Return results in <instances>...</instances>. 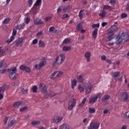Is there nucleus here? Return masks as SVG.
<instances>
[{
	"instance_id": "39",
	"label": "nucleus",
	"mask_w": 129,
	"mask_h": 129,
	"mask_svg": "<svg viewBox=\"0 0 129 129\" xmlns=\"http://www.w3.org/2000/svg\"><path fill=\"white\" fill-rule=\"evenodd\" d=\"M77 80H78L79 82L81 83V82H83V76L82 75H80L77 77Z\"/></svg>"
},
{
	"instance_id": "36",
	"label": "nucleus",
	"mask_w": 129,
	"mask_h": 129,
	"mask_svg": "<svg viewBox=\"0 0 129 129\" xmlns=\"http://www.w3.org/2000/svg\"><path fill=\"white\" fill-rule=\"evenodd\" d=\"M11 18H7L3 22V24H4L5 25H7V24H9L10 22H11Z\"/></svg>"
},
{
	"instance_id": "31",
	"label": "nucleus",
	"mask_w": 129,
	"mask_h": 129,
	"mask_svg": "<svg viewBox=\"0 0 129 129\" xmlns=\"http://www.w3.org/2000/svg\"><path fill=\"white\" fill-rule=\"evenodd\" d=\"M39 46L40 48H45V47H46L45 42L41 40H39Z\"/></svg>"
},
{
	"instance_id": "18",
	"label": "nucleus",
	"mask_w": 129,
	"mask_h": 129,
	"mask_svg": "<svg viewBox=\"0 0 129 129\" xmlns=\"http://www.w3.org/2000/svg\"><path fill=\"white\" fill-rule=\"evenodd\" d=\"M91 56V52H86L85 53V57L87 59V62H90V57Z\"/></svg>"
},
{
	"instance_id": "28",
	"label": "nucleus",
	"mask_w": 129,
	"mask_h": 129,
	"mask_svg": "<svg viewBox=\"0 0 129 129\" xmlns=\"http://www.w3.org/2000/svg\"><path fill=\"white\" fill-rule=\"evenodd\" d=\"M110 99V95L107 94L103 96L102 98V101H106Z\"/></svg>"
},
{
	"instance_id": "25",
	"label": "nucleus",
	"mask_w": 129,
	"mask_h": 129,
	"mask_svg": "<svg viewBox=\"0 0 129 129\" xmlns=\"http://www.w3.org/2000/svg\"><path fill=\"white\" fill-rule=\"evenodd\" d=\"M25 26H26V24L25 23H22L20 25H18L16 27V29H17V30H21V29L23 30V29L25 28Z\"/></svg>"
},
{
	"instance_id": "3",
	"label": "nucleus",
	"mask_w": 129,
	"mask_h": 129,
	"mask_svg": "<svg viewBox=\"0 0 129 129\" xmlns=\"http://www.w3.org/2000/svg\"><path fill=\"white\" fill-rule=\"evenodd\" d=\"M76 104V100L75 99H71L69 101V105H68V109L69 110H72L73 109V107L75 106Z\"/></svg>"
},
{
	"instance_id": "56",
	"label": "nucleus",
	"mask_w": 129,
	"mask_h": 129,
	"mask_svg": "<svg viewBox=\"0 0 129 129\" xmlns=\"http://www.w3.org/2000/svg\"><path fill=\"white\" fill-rule=\"evenodd\" d=\"M55 95H56V94H55L54 92H50L49 94V96L50 97H53L54 96H55Z\"/></svg>"
},
{
	"instance_id": "64",
	"label": "nucleus",
	"mask_w": 129,
	"mask_h": 129,
	"mask_svg": "<svg viewBox=\"0 0 129 129\" xmlns=\"http://www.w3.org/2000/svg\"><path fill=\"white\" fill-rule=\"evenodd\" d=\"M126 11H129V4H127L126 7Z\"/></svg>"
},
{
	"instance_id": "60",
	"label": "nucleus",
	"mask_w": 129,
	"mask_h": 129,
	"mask_svg": "<svg viewBox=\"0 0 129 129\" xmlns=\"http://www.w3.org/2000/svg\"><path fill=\"white\" fill-rule=\"evenodd\" d=\"M38 43V40L37 39H33L32 41L33 45H36Z\"/></svg>"
},
{
	"instance_id": "32",
	"label": "nucleus",
	"mask_w": 129,
	"mask_h": 129,
	"mask_svg": "<svg viewBox=\"0 0 129 129\" xmlns=\"http://www.w3.org/2000/svg\"><path fill=\"white\" fill-rule=\"evenodd\" d=\"M99 17L101 18V19H103V18H105L106 16V12L104 11V10H102L101 13L99 14Z\"/></svg>"
},
{
	"instance_id": "41",
	"label": "nucleus",
	"mask_w": 129,
	"mask_h": 129,
	"mask_svg": "<svg viewBox=\"0 0 129 129\" xmlns=\"http://www.w3.org/2000/svg\"><path fill=\"white\" fill-rule=\"evenodd\" d=\"M78 89L80 92H83V91H84L85 90L84 87H83V86H82V85H79Z\"/></svg>"
},
{
	"instance_id": "8",
	"label": "nucleus",
	"mask_w": 129,
	"mask_h": 129,
	"mask_svg": "<svg viewBox=\"0 0 129 129\" xmlns=\"http://www.w3.org/2000/svg\"><path fill=\"white\" fill-rule=\"evenodd\" d=\"M20 69L22 71H25V72H27V73H30V72H31V69L24 65H21L20 67Z\"/></svg>"
},
{
	"instance_id": "46",
	"label": "nucleus",
	"mask_w": 129,
	"mask_h": 129,
	"mask_svg": "<svg viewBox=\"0 0 129 129\" xmlns=\"http://www.w3.org/2000/svg\"><path fill=\"white\" fill-rule=\"evenodd\" d=\"M21 92L23 93V94H27L28 90V89H25L23 88L21 90Z\"/></svg>"
},
{
	"instance_id": "23",
	"label": "nucleus",
	"mask_w": 129,
	"mask_h": 129,
	"mask_svg": "<svg viewBox=\"0 0 129 129\" xmlns=\"http://www.w3.org/2000/svg\"><path fill=\"white\" fill-rule=\"evenodd\" d=\"M15 123H16V120H15V119L12 120L10 121V122H9L8 123L7 128H11V127L12 126H13V125H14V124H15Z\"/></svg>"
},
{
	"instance_id": "45",
	"label": "nucleus",
	"mask_w": 129,
	"mask_h": 129,
	"mask_svg": "<svg viewBox=\"0 0 129 129\" xmlns=\"http://www.w3.org/2000/svg\"><path fill=\"white\" fill-rule=\"evenodd\" d=\"M37 90H38V88L37 87V86H33L32 87L33 92H34V93H36V92H37Z\"/></svg>"
},
{
	"instance_id": "49",
	"label": "nucleus",
	"mask_w": 129,
	"mask_h": 129,
	"mask_svg": "<svg viewBox=\"0 0 129 129\" xmlns=\"http://www.w3.org/2000/svg\"><path fill=\"white\" fill-rule=\"evenodd\" d=\"M28 109V107L27 106H24L20 109V111L21 112H23V111H25V110Z\"/></svg>"
},
{
	"instance_id": "17",
	"label": "nucleus",
	"mask_w": 129,
	"mask_h": 129,
	"mask_svg": "<svg viewBox=\"0 0 129 129\" xmlns=\"http://www.w3.org/2000/svg\"><path fill=\"white\" fill-rule=\"evenodd\" d=\"M34 25H43L44 24V22L42 21L41 19H37L34 20L33 21Z\"/></svg>"
},
{
	"instance_id": "58",
	"label": "nucleus",
	"mask_w": 129,
	"mask_h": 129,
	"mask_svg": "<svg viewBox=\"0 0 129 129\" xmlns=\"http://www.w3.org/2000/svg\"><path fill=\"white\" fill-rule=\"evenodd\" d=\"M101 60H102V61H104L106 60V56H105V55H102L101 56Z\"/></svg>"
},
{
	"instance_id": "33",
	"label": "nucleus",
	"mask_w": 129,
	"mask_h": 129,
	"mask_svg": "<svg viewBox=\"0 0 129 129\" xmlns=\"http://www.w3.org/2000/svg\"><path fill=\"white\" fill-rule=\"evenodd\" d=\"M77 85V81L76 79H74L72 81V89H74V87Z\"/></svg>"
},
{
	"instance_id": "19",
	"label": "nucleus",
	"mask_w": 129,
	"mask_h": 129,
	"mask_svg": "<svg viewBox=\"0 0 129 129\" xmlns=\"http://www.w3.org/2000/svg\"><path fill=\"white\" fill-rule=\"evenodd\" d=\"M105 10H107V11H109V12H110L111 10H114V8L108 5H104L103 7V11H104Z\"/></svg>"
},
{
	"instance_id": "9",
	"label": "nucleus",
	"mask_w": 129,
	"mask_h": 129,
	"mask_svg": "<svg viewBox=\"0 0 129 129\" xmlns=\"http://www.w3.org/2000/svg\"><path fill=\"white\" fill-rule=\"evenodd\" d=\"M9 78L11 80H16L18 78V74L16 72H10L9 74Z\"/></svg>"
},
{
	"instance_id": "43",
	"label": "nucleus",
	"mask_w": 129,
	"mask_h": 129,
	"mask_svg": "<svg viewBox=\"0 0 129 129\" xmlns=\"http://www.w3.org/2000/svg\"><path fill=\"white\" fill-rule=\"evenodd\" d=\"M89 111L90 113H95V109L93 108L90 107L89 108Z\"/></svg>"
},
{
	"instance_id": "40",
	"label": "nucleus",
	"mask_w": 129,
	"mask_h": 129,
	"mask_svg": "<svg viewBox=\"0 0 129 129\" xmlns=\"http://www.w3.org/2000/svg\"><path fill=\"white\" fill-rule=\"evenodd\" d=\"M42 4V0H36V3L34 4L35 7L39 6Z\"/></svg>"
},
{
	"instance_id": "51",
	"label": "nucleus",
	"mask_w": 129,
	"mask_h": 129,
	"mask_svg": "<svg viewBox=\"0 0 129 129\" xmlns=\"http://www.w3.org/2000/svg\"><path fill=\"white\" fill-rule=\"evenodd\" d=\"M8 120H9V117H8L7 116H5L4 119V124H7V123H8Z\"/></svg>"
},
{
	"instance_id": "2",
	"label": "nucleus",
	"mask_w": 129,
	"mask_h": 129,
	"mask_svg": "<svg viewBox=\"0 0 129 129\" xmlns=\"http://www.w3.org/2000/svg\"><path fill=\"white\" fill-rule=\"evenodd\" d=\"M47 60H46V58H45V57H42L40 60V63L38 64L35 65V69H38L39 70L41 68H43V66H45Z\"/></svg>"
},
{
	"instance_id": "30",
	"label": "nucleus",
	"mask_w": 129,
	"mask_h": 129,
	"mask_svg": "<svg viewBox=\"0 0 129 129\" xmlns=\"http://www.w3.org/2000/svg\"><path fill=\"white\" fill-rule=\"evenodd\" d=\"M86 100H87V98L86 97L84 98L83 99L82 103L79 104L78 106H79L80 107H82V106H83L84 104H85V103L86 102Z\"/></svg>"
},
{
	"instance_id": "59",
	"label": "nucleus",
	"mask_w": 129,
	"mask_h": 129,
	"mask_svg": "<svg viewBox=\"0 0 129 129\" xmlns=\"http://www.w3.org/2000/svg\"><path fill=\"white\" fill-rule=\"evenodd\" d=\"M16 35H17V30H16L15 29H13L12 36L14 37V36H16Z\"/></svg>"
},
{
	"instance_id": "27",
	"label": "nucleus",
	"mask_w": 129,
	"mask_h": 129,
	"mask_svg": "<svg viewBox=\"0 0 129 129\" xmlns=\"http://www.w3.org/2000/svg\"><path fill=\"white\" fill-rule=\"evenodd\" d=\"M22 103L23 102L22 101L16 102L13 104V107H15V108H19V106H20Z\"/></svg>"
},
{
	"instance_id": "44",
	"label": "nucleus",
	"mask_w": 129,
	"mask_h": 129,
	"mask_svg": "<svg viewBox=\"0 0 129 129\" xmlns=\"http://www.w3.org/2000/svg\"><path fill=\"white\" fill-rule=\"evenodd\" d=\"M52 18H53V16H47L44 21H45V22H48V21H50V20H51Z\"/></svg>"
},
{
	"instance_id": "47",
	"label": "nucleus",
	"mask_w": 129,
	"mask_h": 129,
	"mask_svg": "<svg viewBox=\"0 0 129 129\" xmlns=\"http://www.w3.org/2000/svg\"><path fill=\"white\" fill-rule=\"evenodd\" d=\"M99 23H98L97 24H93L92 25V28L93 29H94L95 28H99Z\"/></svg>"
},
{
	"instance_id": "57",
	"label": "nucleus",
	"mask_w": 129,
	"mask_h": 129,
	"mask_svg": "<svg viewBox=\"0 0 129 129\" xmlns=\"http://www.w3.org/2000/svg\"><path fill=\"white\" fill-rule=\"evenodd\" d=\"M109 4H111L112 6H113V5H115L116 1L115 0H110L109 2Z\"/></svg>"
},
{
	"instance_id": "35",
	"label": "nucleus",
	"mask_w": 129,
	"mask_h": 129,
	"mask_svg": "<svg viewBox=\"0 0 129 129\" xmlns=\"http://www.w3.org/2000/svg\"><path fill=\"white\" fill-rule=\"evenodd\" d=\"M71 50V46H64L62 47V51H70Z\"/></svg>"
},
{
	"instance_id": "53",
	"label": "nucleus",
	"mask_w": 129,
	"mask_h": 129,
	"mask_svg": "<svg viewBox=\"0 0 129 129\" xmlns=\"http://www.w3.org/2000/svg\"><path fill=\"white\" fill-rule=\"evenodd\" d=\"M28 4L29 8H31L32 7V5H33V1L29 0L28 1Z\"/></svg>"
},
{
	"instance_id": "54",
	"label": "nucleus",
	"mask_w": 129,
	"mask_h": 129,
	"mask_svg": "<svg viewBox=\"0 0 129 129\" xmlns=\"http://www.w3.org/2000/svg\"><path fill=\"white\" fill-rule=\"evenodd\" d=\"M31 21V19H30V18H29V17L26 18H25V23L26 24V25H28V24H29V23H30Z\"/></svg>"
},
{
	"instance_id": "20",
	"label": "nucleus",
	"mask_w": 129,
	"mask_h": 129,
	"mask_svg": "<svg viewBox=\"0 0 129 129\" xmlns=\"http://www.w3.org/2000/svg\"><path fill=\"white\" fill-rule=\"evenodd\" d=\"M98 32V28H96L93 31L92 37L94 39H96L97 38V33Z\"/></svg>"
},
{
	"instance_id": "13",
	"label": "nucleus",
	"mask_w": 129,
	"mask_h": 129,
	"mask_svg": "<svg viewBox=\"0 0 129 129\" xmlns=\"http://www.w3.org/2000/svg\"><path fill=\"white\" fill-rule=\"evenodd\" d=\"M56 75L55 78H58L59 77H61L62 75H63V72H58V71H55L52 74V77H54Z\"/></svg>"
},
{
	"instance_id": "34",
	"label": "nucleus",
	"mask_w": 129,
	"mask_h": 129,
	"mask_svg": "<svg viewBox=\"0 0 129 129\" xmlns=\"http://www.w3.org/2000/svg\"><path fill=\"white\" fill-rule=\"evenodd\" d=\"M83 24V23H80L77 24V26L76 27L77 31H80V30H82Z\"/></svg>"
},
{
	"instance_id": "29",
	"label": "nucleus",
	"mask_w": 129,
	"mask_h": 129,
	"mask_svg": "<svg viewBox=\"0 0 129 129\" xmlns=\"http://www.w3.org/2000/svg\"><path fill=\"white\" fill-rule=\"evenodd\" d=\"M41 123V121L40 120H34L31 122L32 125H40Z\"/></svg>"
},
{
	"instance_id": "42",
	"label": "nucleus",
	"mask_w": 129,
	"mask_h": 129,
	"mask_svg": "<svg viewBox=\"0 0 129 129\" xmlns=\"http://www.w3.org/2000/svg\"><path fill=\"white\" fill-rule=\"evenodd\" d=\"M14 40H15V37L13 36H12L11 38L7 41V43H11L13 42Z\"/></svg>"
},
{
	"instance_id": "4",
	"label": "nucleus",
	"mask_w": 129,
	"mask_h": 129,
	"mask_svg": "<svg viewBox=\"0 0 129 129\" xmlns=\"http://www.w3.org/2000/svg\"><path fill=\"white\" fill-rule=\"evenodd\" d=\"M100 124L98 122H91L89 126V129H98Z\"/></svg>"
},
{
	"instance_id": "24",
	"label": "nucleus",
	"mask_w": 129,
	"mask_h": 129,
	"mask_svg": "<svg viewBox=\"0 0 129 129\" xmlns=\"http://www.w3.org/2000/svg\"><path fill=\"white\" fill-rule=\"evenodd\" d=\"M119 74H120V72H115L112 73L113 77L114 80H115V81H117L116 78H117V77H118V76L119 75Z\"/></svg>"
},
{
	"instance_id": "61",
	"label": "nucleus",
	"mask_w": 129,
	"mask_h": 129,
	"mask_svg": "<svg viewBox=\"0 0 129 129\" xmlns=\"http://www.w3.org/2000/svg\"><path fill=\"white\" fill-rule=\"evenodd\" d=\"M10 70L12 71L11 72H16L17 68H16V67H14L13 68H11Z\"/></svg>"
},
{
	"instance_id": "62",
	"label": "nucleus",
	"mask_w": 129,
	"mask_h": 129,
	"mask_svg": "<svg viewBox=\"0 0 129 129\" xmlns=\"http://www.w3.org/2000/svg\"><path fill=\"white\" fill-rule=\"evenodd\" d=\"M55 30V27L54 26H51L49 28V32H53Z\"/></svg>"
},
{
	"instance_id": "48",
	"label": "nucleus",
	"mask_w": 129,
	"mask_h": 129,
	"mask_svg": "<svg viewBox=\"0 0 129 129\" xmlns=\"http://www.w3.org/2000/svg\"><path fill=\"white\" fill-rule=\"evenodd\" d=\"M6 53V51L5 49H2V47H0V56H2V55H4Z\"/></svg>"
},
{
	"instance_id": "15",
	"label": "nucleus",
	"mask_w": 129,
	"mask_h": 129,
	"mask_svg": "<svg viewBox=\"0 0 129 129\" xmlns=\"http://www.w3.org/2000/svg\"><path fill=\"white\" fill-rule=\"evenodd\" d=\"M122 36V40H124L125 41H128L129 40V36L128 34L126 32H122L121 34Z\"/></svg>"
},
{
	"instance_id": "52",
	"label": "nucleus",
	"mask_w": 129,
	"mask_h": 129,
	"mask_svg": "<svg viewBox=\"0 0 129 129\" xmlns=\"http://www.w3.org/2000/svg\"><path fill=\"white\" fill-rule=\"evenodd\" d=\"M69 10H70V6H68L67 7H64L62 9V11L63 12H67V11H69Z\"/></svg>"
},
{
	"instance_id": "26",
	"label": "nucleus",
	"mask_w": 129,
	"mask_h": 129,
	"mask_svg": "<svg viewBox=\"0 0 129 129\" xmlns=\"http://www.w3.org/2000/svg\"><path fill=\"white\" fill-rule=\"evenodd\" d=\"M70 43H71V39L69 38H66L63 40L62 44L64 45V44H70Z\"/></svg>"
},
{
	"instance_id": "50",
	"label": "nucleus",
	"mask_w": 129,
	"mask_h": 129,
	"mask_svg": "<svg viewBox=\"0 0 129 129\" xmlns=\"http://www.w3.org/2000/svg\"><path fill=\"white\" fill-rule=\"evenodd\" d=\"M127 17V14L125 13H122L120 16L121 19H125Z\"/></svg>"
},
{
	"instance_id": "7",
	"label": "nucleus",
	"mask_w": 129,
	"mask_h": 129,
	"mask_svg": "<svg viewBox=\"0 0 129 129\" xmlns=\"http://www.w3.org/2000/svg\"><path fill=\"white\" fill-rule=\"evenodd\" d=\"M120 96L123 101H126L128 99L129 95L126 92H121L120 93Z\"/></svg>"
},
{
	"instance_id": "63",
	"label": "nucleus",
	"mask_w": 129,
	"mask_h": 129,
	"mask_svg": "<svg viewBox=\"0 0 129 129\" xmlns=\"http://www.w3.org/2000/svg\"><path fill=\"white\" fill-rule=\"evenodd\" d=\"M101 25L102 27H104L105 26H107V22H102Z\"/></svg>"
},
{
	"instance_id": "16",
	"label": "nucleus",
	"mask_w": 129,
	"mask_h": 129,
	"mask_svg": "<svg viewBox=\"0 0 129 129\" xmlns=\"http://www.w3.org/2000/svg\"><path fill=\"white\" fill-rule=\"evenodd\" d=\"M9 88V86L7 84H4L1 87H0V92H5L7 89Z\"/></svg>"
},
{
	"instance_id": "55",
	"label": "nucleus",
	"mask_w": 129,
	"mask_h": 129,
	"mask_svg": "<svg viewBox=\"0 0 129 129\" xmlns=\"http://www.w3.org/2000/svg\"><path fill=\"white\" fill-rule=\"evenodd\" d=\"M67 18H69V16L68 15V14H63L61 17L62 20L67 19Z\"/></svg>"
},
{
	"instance_id": "38",
	"label": "nucleus",
	"mask_w": 129,
	"mask_h": 129,
	"mask_svg": "<svg viewBox=\"0 0 129 129\" xmlns=\"http://www.w3.org/2000/svg\"><path fill=\"white\" fill-rule=\"evenodd\" d=\"M83 12H84V10H81L79 13V17L80 20H82L83 19V14L82 13Z\"/></svg>"
},
{
	"instance_id": "37",
	"label": "nucleus",
	"mask_w": 129,
	"mask_h": 129,
	"mask_svg": "<svg viewBox=\"0 0 129 129\" xmlns=\"http://www.w3.org/2000/svg\"><path fill=\"white\" fill-rule=\"evenodd\" d=\"M109 35L107 36L108 41H111L113 39V33H109Z\"/></svg>"
},
{
	"instance_id": "21",
	"label": "nucleus",
	"mask_w": 129,
	"mask_h": 129,
	"mask_svg": "<svg viewBox=\"0 0 129 129\" xmlns=\"http://www.w3.org/2000/svg\"><path fill=\"white\" fill-rule=\"evenodd\" d=\"M30 13H32L34 16L37 15V13H38V8L36 7H33L30 11Z\"/></svg>"
},
{
	"instance_id": "1",
	"label": "nucleus",
	"mask_w": 129,
	"mask_h": 129,
	"mask_svg": "<svg viewBox=\"0 0 129 129\" xmlns=\"http://www.w3.org/2000/svg\"><path fill=\"white\" fill-rule=\"evenodd\" d=\"M65 61V54L61 53L57 55L54 62L52 63V66L55 67L56 65H61Z\"/></svg>"
},
{
	"instance_id": "22",
	"label": "nucleus",
	"mask_w": 129,
	"mask_h": 129,
	"mask_svg": "<svg viewBox=\"0 0 129 129\" xmlns=\"http://www.w3.org/2000/svg\"><path fill=\"white\" fill-rule=\"evenodd\" d=\"M116 30H117V26L116 25H113L110 27L108 32L109 33H113V32H114V31H115Z\"/></svg>"
},
{
	"instance_id": "10",
	"label": "nucleus",
	"mask_w": 129,
	"mask_h": 129,
	"mask_svg": "<svg viewBox=\"0 0 129 129\" xmlns=\"http://www.w3.org/2000/svg\"><path fill=\"white\" fill-rule=\"evenodd\" d=\"M63 119V117L61 116H55L52 119V122L53 123H59Z\"/></svg>"
},
{
	"instance_id": "6",
	"label": "nucleus",
	"mask_w": 129,
	"mask_h": 129,
	"mask_svg": "<svg viewBox=\"0 0 129 129\" xmlns=\"http://www.w3.org/2000/svg\"><path fill=\"white\" fill-rule=\"evenodd\" d=\"M39 89L42 93L43 94H46L47 93V86L46 85H44V84L41 83L39 84Z\"/></svg>"
},
{
	"instance_id": "12",
	"label": "nucleus",
	"mask_w": 129,
	"mask_h": 129,
	"mask_svg": "<svg viewBox=\"0 0 129 129\" xmlns=\"http://www.w3.org/2000/svg\"><path fill=\"white\" fill-rule=\"evenodd\" d=\"M116 44L117 45H119L122 43V37L121 36V34H118L116 37Z\"/></svg>"
},
{
	"instance_id": "5",
	"label": "nucleus",
	"mask_w": 129,
	"mask_h": 129,
	"mask_svg": "<svg viewBox=\"0 0 129 129\" xmlns=\"http://www.w3.org/2000/svg\"><path fill=\"white\" fill-rule=\"evenodd\" d=\"M100 97H101V93H100L97 94L96 97H92L89 100L90 104H91L92 103H95V102L97 101V99H98V98H100Z\"/></svg>"
},
{
	"instance_id": "14",
	"label": "nucleus",
	"mask_w": 129,
	"mask_h": 129,
	"mask_svg": "<svg viewBox=\"0 0 129 129\" xmlns=\"http://www.w3.org/2000/svg\"><path fill=\"white\" fill-rule=\"evenodd\" d=\"M24 41V38H18L15 40V44L17 47H19V45L23 43Z\"/></svg>"
},
{
	"instance_id": "11",
	"label": "nucleus",
	"mask_w": 129,
	"mask_h": 129,
	"mask_svg": "<svg viewBox=\"0 0 129 129\" xmlns=\"http://www.w3.org/2000/svg\"><path fill=\"white\" fill-rule=\"evenodd\" d=\"M92 89V85L90 83H88L87 87H86V93L87 94H89Z\"/></svg>"
}]
</instances>
